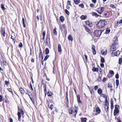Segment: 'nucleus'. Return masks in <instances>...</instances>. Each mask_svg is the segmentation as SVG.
I'll list each match as a JSON object with an SVG mask.
<instances>
[{
  "instance_id": "nucleus-8",
  "label": "nucleus",
  "mask_w": 122,
  "mask_h": 122,
  "mask_svg": "<svg viewBox=\"0 0 122 122\" xmlns=\"http://www.w3.org/2000/svg\"><path fill=\"white\" fill-rule=\"evenodd\" d=\"M58 50L59 52L61 53V52L62 50L61 48V46L60 44H59L58 45Z\"/></svg>"
},
{
  "instance_id": "nucleus-37",
  "label": "nucleus",
  "mask_w": 122,
  "mask_h": 122,
  "mask_svg": "<svg viewBox=\"0 0 122 122\" xmlns=\"http://www.w3.org/2000/svg\"><path fill=\"white\" fill-rule=\"evenodd\" d=\"M69 113L71 114H72L73 113V110L71 109H70L69 110Z\"/></svg>"
},
{
  "instance_id": "nucleus-4",
  "label": "nucleus",
  "mask_w": 122,
  "mask_h": 122,
  "mask_svg": "<svg viewBox=\"0 0 122 122\" xmlns=\"http://www.w3.org/2000/svg\"><path fill=\"white\" fill-rule=\"evenodd\" d=\"M100 51L102 55H105L107 53V49L106 48H101L100 49Z\"/></svg>"
},
{
  "instance_id": "nucleus-52",
  "label": "nucleus",
  "mask_w": 122,
  "mask_h": 122,
  "mask_svg": "<svg viewBox=\"0 0 122 122\" xmlns=\"http://www.w3.org/2000/svg\"><path fill=\"white\" fill-rule=\"evenodd\" d=\"M100 66L101 67L103 68L104 67V65L103 63H101Z\"/></svg>"
},
{
  "instance_id": "nucleus-51",
  "label": "nucleus",
  "mask_w": 122,
  "mask_h": 122,
  "mask_svg": "<svg viewBox=\"0 0 122 122\" xmlns=\"http://www.w3.org/2000/svg\"><path fill=\"white\" fill-rule=\"evenodd\" d=\"M2 97L1 95H0V101L2 102Z\"/></svg>"
},
{
  "instance_id": "nucleus-20",
  "label": "nucleus",
  "mask_w": 122,
  "mask_h": 122,
  "mask_svg": "<svg viewBox=\"0 0 122 122\" xmlns=\"http://www.w3.org/2000/svg\"><path fill=\"white\" fill-rule=\"evenodd\" d=\"M60 19L62 22L64 20V18L62 16H61L60 17Z\"/></svg>"
},
{
  "instance_id": "nucleus-7",
  "label": "nucleus",
  "mask_w": 122,
  "mask_h": 122,
  "mask_svg": "<svg viewBox=\"0 0 122 122\" xmlns=\"http://www.w3.org/2000/svg\"><path fill=\"white\" fill-rule=\"evenodd\" d=\"M1 34L4 36L5 37L6 35V33L5 31V29L4 28H2L1 29Z\"/></svg>"
},
{
  "instance_id": "nucleus-38",
  "label": "nucleus",
  "mask_w": 122,
  "mask_h": 122,
  "mask_svg": "<svg viewBox=\"0 0 122 122\" xmlns=\"http://www.w3.org/2000/svg\"><path fill=\"white\" fill-rule=\"evenodd\" d=\"M49 55H47L44 58V61H46V60L49 57Z\"/></svg>"
},
{
  "instance_id": "nucleus-27",
  "label": "nucleus",
  "mask_w": 122,
  "mask_h": 122,
  "mask_svg": "<svg viewBox=\"0 0 122 122\" xmlns=\"http://www.w3.org/2000/svg\"><path fill=\"white\" fill-rule=\"evenodd\" d=\"M49 49L48 48H47L46 49V53L47 54H49Z\"/></svg>"
},
{
  "instance_id": "nucleus-15",
  "label": "nucleus",
  "mask_w": 122,
  "mask_h": 122,
  "mask_svg": "<svg viewBox=\"0 0 122 122\" xmlns=\"http://www.w3.org/2000/svg\"><path fill=\"white\" fill-rule=\"evenodd\" d=\"M96 112L99 114L101 112V110L98 107L96 108Z\"/></svg>"
},
{
  "instance_id": "nucleus-34",
  "label": "nucleus",
  "mask_w": 122,
  "mask_h": 122,
  "mask_svg": "<svg viewBox=\"0 0 122 122\" xmlns=\"http://www.w3.org/2000/svg\"><path fill=\"white\" fill-rule=\"evenodd\" d=\"M48 107L51 109V110H52L53 108V105L52 104H51L49 107V105H48Z\"/></svg>"
},
{
  "instance_id": "nucleus-30",
  "label": "nucleus",
  "mask_w": 122,
  "mask_h": 122,
  "mask_svg": "<svg viewBox=\"0 0 122 122\" xmlns=\"http://www.w3.org/2000/svg\"><path fill=\"white\" fill-rule=\"evenodd\" d=\"M120 24H119L118 21H117L115 22V27H117L118 25Z\"/></svg>"
},
{
  "instance_id": "nucleus-53",
  "label": "nucleus",
  "mask_w": 122,
  "mask_h": 122,
  "mask_svg": "<svg viewBox=\"0 0 122 122\" xmlns=\"http://www.w3.org/2000/svg\"><path fill=\"white\" fill-rule=\"evenodd\" d=\"M115 77L116 78L118 79L119 78V75L118 74H117L115 76Z\"/></svg>"
},
{
  "instance_id": "nucleus-13",
  "label": "nucleus",
  "mask_w": 122,
  "mask_h": 122,
  "mask_svg": "<svg viewBox=\"0 0 122 122\" xmlns=\"http://www.w3.org/2000/svg\"><path fill=\"white\" fill-rule=\"evenodd\" d=\"M87 16L86 15H82L81 16V18L82 20H84L86 19V18Z\"/></svg>"
},
{
  "instance_id": "nucleus-60",
  "label": "nucleus",
  "mask_w": 122,
  "mask_h": 122,
  "mask_svg": "<svg viewBox=\"0 0 122 122\" xmlns=\"http://www.w3.org/2000/svg\"><path fill=\"white\" fill-rule=\"evenodd\" d=\"M118 23L119 24L122 23V19L120 20L119 21H118Z\"/></svg>"
},
{
  "instance_id": "nucleus-50",
  "label": "nucleus",
  "mask_w": 122,
  "mask_h": 122,
  "mask_svg": "<svg viewBox=\"0 0 122 122\" xmlns=\"http://www.w3.org/2000/svg\"><path fill=\"white\" fill-rule=\"evenodd\" d=\"M110 7L113 8H114L115 7V6L113 4L111 5H110Z\"/></svg>"
},
{
  "instance_id": "nucleus-42",
  "label": "nucleus",
  "mask_w": 122,
  "mask_h": 122,
  "mask_svg": "<svg viewBox=\"0 0 122 122\" xmlns=\"http://www.w3.org/2000/svg\"><path fill=\"white\" fill-rule=\"evenodd\" d=\"M92 51L93 54L95 55L96 54V52L95 49L94 50H93Z\"/></svg>"
},
{
  "instance_id": "nucleus-22",
  "label": "nucleus",
  "mask_w": 122,
  "mask_h": 122,
  "mask_svg": "<svg viewBox=\"0 0 122 122\" xmlns=\"http://www.w3.org/2000/svg\"><path fill=\"white\" fill-rule=\"evenodd\" d=\"M109 108V106L108 105H107V106H105V111L106 112H107L108 111V109Z\"/></svg>"
},
{
  "instance_id": "nucleus-1",
  "label": "nucleus",
  "mask_w": 122,
  "mask_h": 122,
  "mask_svg": "<svg viewBox=\"0 0 122 122\" xmlns=\"http://www.w3.org/2000/svg\"><path fill=\"white\" fill-rule=\"evenodd\" d=\"M117 39V38L116 37H115L114 38V42L111 46V50L112 51H115L119 47L118 42Z\"/></svg>"
},
{
  "instance_id": "nucleus-17",
  "label": "nucleus",
  "mask_w": 122,
  "mask_h": 122,
  "mask_svg": "<svg viewBox=\"0 0 122 122\" xmlns=\"http://www.w3.org/2000/svg\"><path fill=\"white\" fill-rule=\"evenodd\" d=\"M68 39L69 40H70L71 41H73V38L71 35H69L68 37Z\"/></svg>"
},
{
  "instance_id": "nucleus-64",
  "label": "nucleus",
  "mask_w": 122,
  "mask_h": 122,
  "mask_svg": "<svg viewBox=\"0 0 122 122\" xmlns=\"http://www.w3.org/2000/svg\"><path fill=\"white\" fill-rule=\"evenodd\" d=\"M92 1L93 2L95 3L96 2V0H92Z\"/></svg>"
},
{
  "instance_id": "nucleus-9",
  "label": "nucleus",
  "mask_w": 122,
  "mask_h": 122,
  "mask_svg": "<svg viewBox=\"0 0 122 122\" xmlns=\"http://www.w3.org/2000/svg\"><path fill=\"white\" fill-rule=\"evenodd\" d=\"M0 61L2 63L4 62V60L2 57V56L0 54Z\"/></svg>"
},
{
  "instance_id": "nucleus-43",
  "label": "nucleus",
  "mask_w": 122,
  "mask_h": 122,
  "mask_svg": "<svg viewBox=\"0 0 122 122\" xmlns=\"http://www.w3.org/2000/svg\"><path fill=\"white\" fill-rule=\"evenodd\" d=\"M122 58H120L119 60V64H121L122 63Z\"/></svg>"
},
{
  "instance_id": "nucleus-40",
  "label": "nucleus",
  "mask_w": 122,
  "mask_h": 122,
  "mask_svg": "<svg viewBox=\"0 0 122 122\" xmlns=\"http://www.w3.org/2000/svg\"><path fill=\"white\" fill-rule=\"evenodd\" d=\"M75 108H76V109H75V112H76V113L75 114V117H76V115L77 113V111L78 110V108H76V107L75 106Z\"/></svg>"
},
{
  "instance_id": "nucleus-55",
  "label": "nucleus",
  "mask_w": 122,
  "mask_h": 122,
  "mask_svg": "<svg viewBox=\"0 0 122 122\" xmlns=\"http://www.w3.org/2000/svg\"><path fill=\"white\" fill-rule=\"evenodd\" d=\"M43 36H45V35H46V32H45V31H44L43 32Z\"/></svg>"
},
{
  "instance_id": "nucleus-12",
  "label": "nucleus",
  "mask_w": 122,
  "mask_h": 122,
  "mask_svg": "<svg viewBox=\"0 0 122 122\" xmlns=\"http://www.w3.org/2000/svg\"><path fill=\"white\" fill-rule=\"evenodd\" d=\"M98 93L99 94H101L102 93V91L101 88H99L97 91Z\"/></svg>"
},
{
  "instance_id": "nucleus-21",
  "label": "nucleus",
  "mask_w": 122,
  "mask_h": 122,
  "mask_svg": "<svg viewBox=\"0 0 122 122\" xmlns=\"http://www.w3.org/2000/svg\"><path fill=\"white\" fill-rule=\"evenodd\" d=\"M92 14L93 16H95L96 17H97L98 16L97 13L96 12H93Z\"/></svg>"
},
{
  "instance_id": "nucleus-26",
  "label": "nucleus",
  "mask_w": 122,
  "mask_h": 122,
  "mask_svg": "<svg viewBox=\"0 0 122 122\" xmlns=\"http://www.w3.org/2000/svg\"><path fill=\"white\" fill-rule=\"evenodd\" d=\"M23 23V25L24 27L25 28V20L23 17L22 19Z\"/></svg>"
},
{
  "instance_id": "nucleus-41",
  "label": "nucleus",
  "mask_w": 122,
  "mask_h": 122,
  "mask_svg": "<svg viewBox=\"0 0 122 122\" xmlns=\"http://www.w3.org/2000/svg\"><path fill=\"white\" fill-rule=\"evenodd\" d=\"M79 6L82 8H83L84 7V5L82 4H79Z\"/></svg>"
},
{
  "instance_id": "nucleus-23",
  "label": "nucleus",
  "mask_w": 122,
  "mask_h": 122,
  "mask_svg": "<svg viewBox=\"0 0 122 122\" xmlns=\"http://www.w3.org/2000/svg\"><path fill=\"white\" fill-rule=\"evenodd\" d=\"M81 120L82 122H86L87 120V118L86 117L82 118L81 119Z\"/></svg>"
},
{
  "instance_id": "nucleus-10",
  "label": "nucleus",
  "mask_w": 122,
  "mask_h": 122,
  "mask_svg": "<svg viewBox=\"0 0 122 122\" xmlns=\"http://www.w3.org/2000/svg\"><path fill=\"white\" fill-rule=\"evenodd\" d=\"M98 69L97 68H95L94 67H93L92 69V71L94 72H98Z\"/></svg>"
},
{
  "instance_id": "nucleus-29",
  "label": "nucleus",
  "mask_w": 122,
  "mask_h": 122,
  "mask_svg": "<svg viewBox=\"0 0 122 122\" xmlns=\"http://www.w3.org/2000/svg\"><path fill=\"white\" fill-rule=\"evenodd\" d=\"M1 7L3 10H5V7L4 4H2L1 5Z\"/></svg>"
},
{
  "instance_id": "nucleus-31",
  "label": "nucleus",
  "mask_w": 122,
  "mask_h": 122,
  "mask_svg": "<svg viewBox=\"0 0 122 122\" xmlns=\"http://www.w3.org/2000/svg\"><path fill=\"white\" fill-rule=\"evenodd\" d=\"M113 102H111V108L112 109H113L114 108Z\"/></svg>"
},
{
  "instance_id": "nucleus-54",
  "label": "nucleus",
  "mask_w": 122,
  "mask_h": 122,
  "mask_svg": "<svg viewBox=\"0 0 122 122\" xmlns=\"http://www.w3.org/2000/svg\"><path fill=\"white\" fill-rule=\"evenodd\" d=\"M5 84L6 85H8V84H9V82L8 81H5Z\"/></svg>"
},
{
  "instance_id": "nucleus-14",
  "label": "nucleus",
  "mask_w": 122,
  "mask_h": 122,
  "mask_svg": "<svg viewBox=\"0 0 122 122\" xmlns=\"http://www.w3.org/2000/svg\"><path fill=\"white\" fill-rule=\"evenodd\" d=\"M114 55L116 56H117L119 55L120 53V51H118L116 52H114Z\"/></svg>"
},
{
  "instance_id": "nucleus-49",
  "label": "nucleus",
  "mask_w": 122,
  "mask_h": 122,
  "mask_svg": "<svg viewBox=\"0 0 122 122\" xmlns=\"http://www.w3.org/2000/svg\"><path fill=\"white\" fill-rule=\"evenodd\" d=\"M94 88L95 90H97L98 88V86H95Z\"/></svg>"
},
{
  "instance_id": "nucleus-44",
  "label": "nucleus",
  "mask_w": 122,
  "mask_h": 122,
  "mask_svg": "<svg viewBox=\"0 0 122 122\" xmlns=\"http://www.w3.org/2000/svg\"><path fill=\"white\" fill-rule=\"evenodd\" d=\"M107 105H109V102L107 101V99H106L105 106H107Z\"/></svg>"
},
{
  "instance_id": "nucleus-32",
  "label": "nucleus",
  "mask_w": 122,
  "mask_h": 122,
  "mask_svg": "<svg viewBox=\"0 0 122 122\" xmlns=\"http://www.w3.org/2000/svg\"><path fill=\"white\" fill-rule=\"evenodd\" d=\"M47 94L48 96H51L52 95V93L51 92H48Z\"/></svg>"
},
{
  "instance_id": "nucleus-24",
  "label": "nucleus",
  "mask_w": 122,
  "mask_h": 122,
  "mask_svg": "<svg viewBox=\"0 0 122 122\" xmlns=\"http://www.w3.org/2000/svg\"><path fill=\"white\" fill-rule=\"evenodd\" d=\"M56 30V27H55L54 29L53 32L54 34L55 35H56L57 34V33Z\"/></svg>"
},
{
  "instance_id": "nucleus-58",
  "label": "nucleus",
  "mask_w": 122,
  "mask_h": 122,
  "mask_svg": "<svg viewBox=\"0 0 122 122\" xmlns=\"http://www.w3.org/2000/svg\"><path fill=\"white\" fill-rule=\"evenodd\" d=\"M90 5L91 7H94V5L93 4H90Z\"/></svg>"
},
{
  "instance_id": "nucleus-6",
  "label": "nucleus",
  "mask_w": 122,
  "mask_h": 122,
  "mask_svg": "<svg viewBox=\"0 0 122 122\" xmlns=\"http://www.w3.org/2000/svg\"><path fill=\"white\" fill-rule=\"evenodd\" d=\"M104 10V8L103 7H102L98 8V12L100 14H101Z\"/></svg>"
},
{
  "instance_id": "nucleus-18",
  "label": "nucleus",
  "mask_w": 122,
  "mask_h": 122,
  "mask_svg": "<svg viewBox=\"0 0 122 122\" xmlns=\"http://www.w3.org/2000/svg\"><path fill=\"white\" fill-rule=\"evenodd\" d=\"M101 96L103 97L105 99H107V97L106 95L104 94H102L100 95Z\"/></svg>"
},
{
  "instance_id": "nucleus-5",
  "label": "nucleus",
  "mask_w": 122,
  "mask_h": 122,
  "mask_svg": "<svg viewBox=\"0 0 122 122\" xmlns=\"http://www.w3.org/2000/svg\"><path fill=\"white\" fill-rule=\"evenodd\" d=\"M102 33L101 30H97L94 31V34L96 36L98 37L101 35Z\"/></svg>"
},
{
  "instance_id": "nucleus-46",
  "label": "nucleus",
  "mask_w": 122,
  "mask_h": 122,
  "mask_svg": "<svg viewBox=\"0 0 122 122\" xmlns=\"http://www.w3.org/2000/svg\"><path fill=\"white\" fill-rule=\"evenodd\" d=\"M19 46L20 47H23V45L20 42L19 44Z\"/></svg>"
},
{
  "instance_id": "nucleus-48",
  "label": "nucleus",
  "mask_w": 122,
  "mask_h": 122,
  "mask_svg": "<svg viewBox=\"0 0 122 122\" xmlns=\"http://www.w3.org/2000/svg\"><path fill=\"white\" fill-rule=\"evenodd\" d=\"M110 73L111 74H112L113 75L114 74V71L112 70H110Z\"/></svg>"
},
{
  "instance_id": "nucleus-36",
  "label": "nucleus",
  "mask_w": 122,
  "mask_h": 122,
  "mask_svg": "<svg viewBox=\"0 0 122 122\" xmlns=\"http://www.w3.org/2000/svg\"><path fill=\"white\" fill-rule=\"evenodd\" d=\"M101 61L102 63H104L105 62V60L103 57H102L101 58Z\"/></svg>"
},
{
  "instance_id": "nucleus-56",
  "label": "nucleus",
  "mask_w": 122,
  "mask_h": 122,
  "mask_svg": "<svg viewBox=\"0 0 122 122\" xmlns=\"http://www.w3.org/2000/svg\"><path fill=\"white\" fill-rule=\"evenodd\" d=\"M28 95L30 98L32 96V95L30 93H29L28 94Z\"/></svg>"
},
{
  "instance_id": "nucleus-2",
  "label": "nucleus",
  "mask_w": 122,
  "mask_h": 122,
  "mask_svg": "<svg viewBox=\"0 0 122 122\" xmlns=\"http://www.w3.org/2000/svg\"><path fill=\"white\" fill-rule=\"evenodd\" d=\"M107 24V22L105 20H101L97 24V27L99 28H102Z\"/></svg>"
},
{
  "instance_id": "nucleus-28",
  "label": "nucleus",
  "mask_w": 122,
  "mask_h": 122,
  "mask_svg": "<svg viewBox=\"0 0 122 122\" xmlns=\"http://www.w3.org/2000/svg\"><path fill=\"white\" fill-rule=\"evenodd\" d=\"M18 120L20 121V119L21 117V113L20 112H18Z\"/></svg>"
},
{
  "instance_id": "nucleus-62",
  "label": "nucleus",
  "mask_w": 122,
  "mask_h": 122,
  "mask_svg": "<svg viewBox=\"0 0 122 122\" xmlns=\"http://www.w3.org/2000/svg\"><path fill=\"white\" fill-rule=\"evenodd\" d=\"M77 99H80V96L79 95H78L77 96Z\"/></svg>"
},
{
  "instance_id": "nucleus-33",
  "label": "nucleus",
  "mask_w": 122,
  "mask_h": 122,
  "mask_svg": "<svg viewBox=\"0 0 122 122\" xmlns=\"http://www.w3.org/2000/svg\"><path fill=\"white\" fill-rule=\"evenodd\" d=\"M116 83L117 86H118L119 85V81L117 79L116 80Z\"/></svg>"
},
{
  "instance_id": "nucleus-47",
  "label": "nucleus",
  "mask_w": 122,
  "mask_h": 122,
  "mask_svg": "<svg viewBox=\"0 0 122 122\" xmlns=\"http://www.w3.org/2000/svg\"><path fill=\"white\" fill-rule=\"evenodd\" d=\"M96 48L95 46L94 45H92V50H94Z\"/></svg>"
},
{
  "instance_id": "nucleus-59",
  "label": "nucleus",
  "mask_w": 122,
  "mask_h": 122,
  "mask_svg": "<svg viewBox=\"0 0 122 122\" xmlns=\"http://www.w3.org/2000/svg\"><path fill=\"white\" fill-rule=\"evenodd\" d=\"M67 3L69 5L71 6V5L70 1H68L67 2Z\"/></svg>"
},
{
  "instance_id": "nucleus-16",
  "label": "nucleus",
  "mask_w": 122,
  "mask_h": 122,
  "mask_svg": "<svg viewBox=\"0 0 122 122\" xmlns=\"http://www.w3.org/2000/svg\"><path fill=\"white\" fill-rule=\"evenodd\" d=\"M74 3L75 4H78L80 2V0H74Z\"/></svg>"
},
{
  "instance_id": "nucleus-19",
  "label": "nucleus",
  "mask_w": 122,
  "mask_h": 122,
  "mask_svg": "<svg viewBox=\"0 0 122 122\" xmlns=\"http://www.w3.org/2000/svg\"><path fill=\"white\" fill-rule=\"evenodd\" d=\"M20 91L21 93L22 94H23L24 93V91L23 89L21 88H20Z\"/></svg>"
},
{
  "instance_id": "nucleus-25",
  "label": "nucleus",
  "mask_w": 122,
  "mask_h": 122,
  "mask_svg": "<svg viewBox=\"0 0 122 122\" xmlns=\"http://www.w3.org/2000/svg\"><path fill=\"white\" fill-rule=\"evenodd\" d=\"M110 31V30L109 28H107L106 30L105 33L106 34L109 33Z\"/></svg>"
},
{
  "instance_id": "nucleus-57",
  "label": "nucleus",
  "mask_w": 122,
  "mask_h": 122,
  "mask_svg": "<svg viewBox=\"0 0 122 122\" xmlns=\"http://www.w3.org/2000/svg\"><path fill=\"white\" fill-rule=\"evenodd\" d=\"M90 92H91V94H94V91H93V90H92V91H91L90 90Z\"/></svg>"
},
{
  "instance_id": "nucleus-35",
  "label": "nucleus",
  "mask_w": 122,
  "mask_h": 122,
  "mask_svg": "<svg viewBox=\"0 0 122 122\" xmlns=\"http://www.w3.org/2000/svg\"><path fill=\"white\" fill-rule=\"evenodd\" d=\"M12 94L13 93V92L12 91V90L11 88H9L7 89Z\"/></svg>"
},
{
  "instance_id": "nucleus-39",
  "label": "nucleus",
  "mask_w": 122,
  "mask_h": 122,
  "mask_svg": "<svg viewBox=\"0 0 122 122\" xmlns=\"http://www.w3.org/2000/svg\"><path fill=\"white\" fill-rule=\"evenodd\" d=\"M65 11L66 13L68 15H69V12L67 10L65 9Z\"/></svg>"
},
{
  "instance_id": "nucleus-45",
  "label": "nucleus",
  "mask_w": 122,
  "mask_h": 122,
  "mask_svg": "<svg viewBox=\"0 0 122 122\" xmlns=\"http://www.w3.org/2000/svg\"><path fill=\"white\" fill-rule=\"evenodd\" d=\"M30 99H31V101H32V102L33 103H34V100L33 98L32 97H32H30Z\"/></svg>"
},
{
  "instance_id": "nucleus-3",
  "label": "nucleus",
  "mask_w": 122,
  "mask_h": 122,
  "mask_svg": "<svg viewBox=\"0 0 122 122\" xmlns=\"http://www.w3.org/2000/svg\"><path fill=\"white\" fill-rule=\"evenodd\" d=\"M119 106L118 105H116L115 106V110L114 112V115L115 116L118 114L119 112Z\"/></svg>"
},
{
  "instance_id": "nucleus-63",
  "label": "nucleus",
  "mask_w": 122,
  "mask_h": 122,
  "mask_svg": "<svg viewBox=\"0 0 122 122\" xmlns=\"http://www.w3.org/2000/svg\"><path fill=\"white\" fill-rule=\"evenodd\" d=\"M20 111L21 112V114L22 115H23L24 114V112L22 109L20 110Z\"/></svg>"
},
{
  "instance_id": "nucleus-61",
  "label": "nucleus",
  "mask_w": 122,
  "mask_h": 122,
  "mask_svg": "<svg viewBox=\"0 0 122 122\" xmlns=\"http://www.w3.org/2000/svg\"><path fill=\"white\" fill-rule=\"evenodd\" d=\"M78 102L81 103V102L80 100V98L77 99Z\"/></svg>"
},
{
  "instance_id": "nucleus-11",
  "label": "nucleus",
  "mask_w": 122,
  "mask_h": 122,
  "mask_svg": "<svg viewBox=\"0 0 122 122\" xmlns=\"http://www.w3.org/2000/svg\"><path fill=\"white\" fill-rule=\"evenodd\" d=\"M86 23L87 25H88L89 26L91 27L92 26V25L90 24V23L89 21H86Z\"/></svg>"
}]
</instances>
